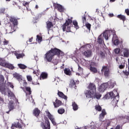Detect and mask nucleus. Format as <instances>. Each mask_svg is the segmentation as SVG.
I'll list each match as a JSON object with an SVG mask.
<instances>
[{
	"mask_svg": "<svg viewBox=\"0 0 129 129\" xmlns=\"http://www.w3.org/2000/svg\"><path fill=\"white\" fill-rule=\"evenodd\" d=\"M88 88L89 90H87L85 92V94L87 97V98H91L92 97H94L95 96L97 99H99L100 97H101V94L99 93H96V87L93 83H90Z\"/></svg>",
	"mask_w": 129,
	"mask_h": 129,
	"instance_id": "obj_1",
	"label": "nucleus"
},
{
	"mask_svg": "<svg viewBox=\"0 0 129 129\" xmlns=\"http://www.w3.org/2000/svg\"><path fill=\"white\" fill-rule=\"evenodd\" d=\"M54 55H57L58 57L64 56V52L57 48L51 49L45 54V60L47 62H51Z\"/></svg>",
	"mask_w": 129,
	"mask_h": 129,
	"instance_id": "obj_2",
	"label": "nucleus"
},
{
	"mask_svg": "<svg viewBox=\"0 0 129 129\" xmlns=\"http://www.w3.org/2000/svg\"><path fill=\"white\" fill-rule=\"evenodd\" d=\"M109 98H111V99H113L112 101V103H114V104H117L119 96L116 90H114L112 92L107 93L103 98L104 99H109Z\"/></svg>",
	"mask_w": 129,
	"mask_h": 129,
	"instance_id": "obj_3",
	"label": "nucleus"
},
{
	"mask_svg": "<svg viewBox=\"0 0 129 129\" xmlns=\"http://www.w3.org/2000/svg\"><path fill=\"white\" fill-rule=\"evenodd\" d=\"M112 33V31L110 30H105L102 34H101L97 38V42L99 44H103L104 38L106 41H108V39L110 38V33Z\"/></svg>",
	"mask_w": 129,
	"mask_h": 129,
	"instance_id": "obj_4",
	"label": "nucleus"
},
{
	"mask_svg": "<svg viewBox=\"0 0 129 129\" xmlns=\"http://www.w3.org/2000/svg\"><path fill=\"white\" fill-rule=\"evenodd\" d=\"M112 33V31L110 30H105L102 34H101L97 38V42L99 44H103L104 38L106 41H108V39L110 38V33Z\"/></svg>",
	"mask_w": 129,
	"mask_h": 129,
	"instance_id": "obj_5",
	"label": "nucleus"
},
{
	"mask_svg": "<svg viewBox=\"0 0 129 129\" xmlns=\"http://www.w3.org/2000/svg\"><path fill=\"white\" fill-rule=\"evenodd\" d=\"M18 25V20L14 17H11L10 18V23L8 24L9 27L6 31H10L11 32H13V31H15V28L17 27Z\"/></svg>",
	"mask_w": 129,
	"mask_h": 129,
	"instance_id": "obj_6",
	"label": "nucleus"
},
{
	"mask_svg": "<svg viewBox=\"0 0 129 129\" xmlns=\"http://www.w3.org/2000/svg\"><path fill=\"white\" fill-rule=\"evenodd\" d=\"M0 91L2 94H4V95H7V92H8L9 98H10V99H12V100H14L15 95L12 91H11V90H9L8 89H6V88H5V86L0 85Z\"/></svg>",
	"mask_w": 129,
	"mask_h": 129,
	"instance_id": "obj_7",
	"label": "nucleus"
},
{
	"mask_svg": "<svg viewBox=\"0 0 129 129\" xmlns=\"http://www.w3.org/2000/svg\"><path fill=\"white\" fill-rule=\"evenodd\" d=\"M72 23V20H71V19H69L66 21L65 24H64L62 25V30L63 32H65V31H66L68 32H70V30L71 29Z\"/></svg>",
	"mask_w": 129,
	"mask_h": 129,
	"instance_id": "obj_8",
	"label": "nucleus"
},
{
	"mask_svg": "<svg viewBox=\"0 0 129 129\" xmlns=\"http://www.w3.org/2000/svg\"><path fill=\"white\" fill-rule=\"evenodd\" d=\"M101 72L104 73V75L105 77H108L110 75V72L109 71V69L107 67L104 66L102 67Z\"/></svg>",
	"mask_w": 129,
	"mask_h": 129,
	"instance_id": "obj_9",
	"label": "nucleus"
},
{
	"mask_svg": "<svg viewBox=\"0 0 129 129\" xmlns=\"http://www.w3.org/2000/svg\"><path fill=\"white\" fill-rule=\"evenodd\" d=\"M108 87V83H103L99 87L98 90L99 92H104L106 89Z\"/></svg>",
	"mask_w": 129,
	"mask_h": 129,
	"instance_id": "obj_10",
	"label": "nucleus"
},
{
	"mask_svg": "<svg viewBox=\"0 0 129 129\" xmlns=\"http://www.w3.org/2000/svg\"><path fill=\"white\" fill-rule=\"evenodd\" d=\"M122 54H121V56L123 57H125L126 58H128L129 56V49L127 48H123L122 49Z\"/></svg>",
	"mask_w": 129,
	"mask_h": 129,
	"instance_id": "obj_11",
	"label": "nucleus"
},
{
	"mask_svg": "<svg viewBox=\"0 0 129 129\" xmlns=\"http://www.w3.org/2000/svg\"><path fill=\"white\" fill-rule=\"evenodd\" d=\"M46 114L48 117V118L51 120L52 123L53 125H56V122L55 121V119L54 118V116L50 113V112L48 110L46 111Z\"/></svg>",
	"mask_w": 129,
	"mask_h": 129,
	"instance_id": "obj_12",
	"label": "nucleus"
},
{
	"mask_svg": "<svg viewBox=\"0 0 129 129\" xmlns=\"http://www.w3.org/2000/svg\"><path fill=\"white\" fill-rule=\"evenodd\" d=\"M15 101H14L13 100H10L8 106L9 111H7V113H10V111L15 108Z\"/></svg>",
	"mask_w": 129,
	"mask_h": 129,
	"instance_id": "obj_13",
	"label": "nucleus"
},
{
	"mask_svg": "<svg viewBox=\"0 0 129 129\" xmlns=\"http://www.w3.org/2000/svg\"><path fill=\"white\" fill-rule=\"evenodd\" d=\"M41 126L43 129H50V122L49 120H46L45 124L43 122H41Z\"/></svg>",
	"mask_w": 129,
	"mask_h": 129,
	"instance_id": "obj_14",
	"label": "nucleus"
},
{
	"mask_svg": "<svg viewBox=\"0 0 129 129\" xmlns=\"http://www.w3.org/2000/svg\"><path fill=\"white\" fill-rule=\"evenodd\" d=\"M13 54L15 55L17 59H21V58H23V57L25 56V53H19V51H14Z\"/></svg>",
	"mask_w": 129,
	"mask_h": 129,
	"instance_id": "obj_15",
	"label": "nucleus"
},
{
	"mask_svg": "<svg viewBox=\"0 0 129 129\" xmlns=\"http://www.w3.org/2000/svg\"><path fill=\"white\" fill-rule=\"evenodd\" d=\"M2 66L3 67H6L7 68H9V69H14L15 67H14V66L13 64L9 63V62H4L3 64H2Z\"/></svg>",
	"mask_w": 129,
	"mask_h": 129,
	"instance_id": "obj_16",
	"label": "nucleus"
},
{
	"mask_svg": "<svg viewBox=\"0 0 129 129\" xmlns=\"http://www.w3.org/2000/svg\"><path fill=\"white\" fill-rule=\"evenodd\" d=\"M13 77L16 78V79H17L19 82H21L22 80H23L22 76L17 73L13 74Z\"/></svg>",
	"mask_w": 129,
	"mask_h": 129,
	"instance_id": "obj_17",
	"label": "nucleus"
},
{
	"mask_svg": "<svg viewBox=\"0 0 129 129\" xmlns=\"http://www.w3.org/2000/svg\"><path fill=\"white\" fill-rule=\"evenodd\" d=\"M84 55L85 57H91L92 56V51L91 50L88 49L84 52Z\"/></svg>",
	"mask_w": 129,
	"mask_h": 129,
	"instance_id": "obj_18",
	"label": "nucleus"
},
{
	"mask_svg": "<svg viewBox=\"0 0 129 129\" xmlns=\"http://www.w3.org/2000/svg\"><path fill=\"white\" fill-rule=\"evenodd\" d=\"M106 83L108 84V87H109V88H113L115 85V82L112 80L109 81L108 82Z\"/></svg>",
	"mask_w": 129,
	"mask_h": 129,
	"instance_id": "obj_19",
	"label": "nucleus"
},
{
	"mask_svg": "<svg viewBox=\"0 0 129 129\" xmlns=\"http://www.w3.org/2000/svg\"><path fill=\"white\" fill-rule=\"evenodd\" d=\"M107 31H111L112 32V33H110V37H111V36L113 37L112 41H114V40H116V39H117V37L116 36V35H115V31L114 30H108Z\"/></svg>",
	"mask_w": 129,
	"mask_h": 129,
	"instance_id": "obj_20",
	"label": "nucleus"
},
{
	"mask_svg": "<svg viewBox=\"0 0 129 129\" xmlns=\"http://www.w3.org/2000/svg\"><path fill=\"white\" fill-rule=\"evenodd\" d=\"M106 115V112L105 110L103 109L102 111V113L99 115V120H102L103 118H104V116Z\"/></svg>",
	"mask_w": 129,
	"mask_h": 129,
	"instance_id": "obj_21",
	"label": "nucleus"
},
{
	"mask_svg": "<svg viewBox=\"0 0 129 129\" xmlns=\"http://www.w3.org/2000/svg\"><path fill=\"white\" fill-rule=\"evenodd\" d=\"M47 77L48 74L47 73H42L40 77V80H44V79H47Z\"/></svg>",
	"mask_w": 129,
	"mask_h": 129,
	"instance_id": "obj_22",
	"label": "nucleus"
},
{
	"mask_svg": "<svg viewBox=\"0 0 129 129\" xmlns=\"http://www.w3.org/2000/svg\"><path fill=\"white\" fill-rule=\"evenodd\" d=\"M75 81H74V80H71V82L70 84V87H71L72 88H74L75 89H76V85L75 84Z\"/></svg>",
	"mask_w": 129,
	"mask_h": 129,
	"instance_id": "obj_23",
	"label": "nucleus"
},
{
	"mask_svg": "<svg viewBox=\"0 0 129 129\" xmlns=\"http://www.w3.org/2000/svg\"><path fill=\"white\" fill-rule=\"evenodd\" d=\"M61 101L56 99L55 102H53L54 107H59L61 105Z\"/></svg>",
	"mask_w": 129,
	"mask_h": 129,
	"instance_id": "obj_24",
	"label": "nucleus"
},
{
	"mask_svg": "<svg viewBox=\"0 0 129 129\" xmlns=\"http://www.w3.org/2000/svg\"><path fill=\"white\" fill-rule=\"evenodd\" d=\"M57 94L59 97L63 98V99H67V96H65L62 92L58 91Z\"/></svg>",
	"mask_w": 129,
	"mask_h": 129,
	"instance_id": "obj_25",
	"label": "nucleus"
},
{
	"mask_svg": "<svg viewBox=\"0 0 129 129\" xmlns=\"http://www.w3.org/2000/svg\"><path fill=\"white\" fill-rule=\"evenodd\" d=\"M33 114L35 116H38L39 114H40V111L39 110V109L38 108H35L34 110H33Z\"/></svg>",
	"mask_w": 129,
	"mask_h": 129,
	"instance_id": "obj_26",
	"label": "nucleus"
},
{
	"mask_svg": "<svg viewBox=\"0 0 129 129\" xmlns=\"http://www.w3.org/2000/svg\"><path fill=\"white\" fill-rule=\"evenodd\" d=\"M26 90L27 93H26V96H28V95H30L32 93V91H31V88L29 87H26Z\"/></svg>",
	"mask_w": 129,
	"mask_h": 129,
	"instance_id": "obj_27",
	"label": "nucleus"
},
{
	"mask_svg": "<svg viewBox=\"0 0 129 129\" xmlns=\"http://www.w3.org/2000/svg\"><path fill=\"white\" fill-rule=\"evenodd\" d=\"M72 106L74 110L76 111L78 109V105H77V104L75 102H73Z\"/></svg>",
	"mask_w": 129,
	"mask_h": 129,
	"instance_id": "obj_28",
	"label": "nucleus"
},
{
	"mask_svg": "<svg viewBox=\"0 0 129 129\" xmlns=\"http://www.w3.org/2000/svg\"><path fill=\"white\" fill-rule=\"evenodd\" d=\"M90 70L93 73H97V69L92 66L90 67Z\"/></svg>",
	"mask_w": 129,
	"mask_h": 129,
	"instance_id": "obj_29",
	"label": "nucleus"
},
{
	"mask_svg": "<svg viewBox=\"0 0 129 129\" xmlns=\"http://www.w3.org/2000/svg\"><path fill=\"white\" fill-rule=\"evenodd\" d=\"M117 18L120 19V20H122L123 22H124V21H125V16H124V15H118L117 16Z\"/></svg>",
	"mask_w": 129,
	"mask_h": 129,
	"instance_id": "obj_30",
	"label": "nucleus"
},
{
	"mask_svg": "<svg viewBox=\"0 0 129 129\" xmlns=\"http://www.w3.org/2000/svg\"><path fill=\"white\" fill-rule=\"evenodd\" d=\"M64 73L66 75H70L71 74V71L70 69L66 68L64 70Z\"/></svg>",
	"mask_w": 129,
	"mask_h": 129,
	"instance_id": "obj_31",
	"label": "nucleus"
},
{
	"mask_svg": "<svg viewBox=\"0 0 129 129\" xmlns=\"http://www.w3.org/2000/svg\"><path fill=\"white\" fill-rule=\"evenodd\" d=\"M46 24H47V27L48 30H49V29H51V28L53 27V24H52V22L50 21H47L46 22Z\"/></svg>",
	"mask_w": 129,
	"mask_h": 129,
	"instance_id": "obj_32",
	"label": "nucleus"
},
{
	"mask_svg": "<svg viewBox=\"0 0 129 129\" xmlns=\"http://www.w3.org/2000/svg\"><path fill=\"white\" fill-rule=\"evenodd\" d=\"M58 11H59V12H60V13H61V12H63V11H64V8L62 7V6H61L60 5H57V6Z\"/></svg>",
	"mask_w": 129,
	"mask_h": 129,
	"instance_id": "obj_33",
	"label": "nucleus"
},
{
	"mask_svg": "<svg viewBox=\"0 0 129 129\" xmlns=\"http://www.w3.org/2000/svg\"><path fill=\"white\" fill-rule=\"evenodd\" d=\"M73 24L74 25V26H75V27L76 28V29L77 30V29H79V26H78V23L77 22V21L76 20H74L73 22Z\"/></svg>",
	"mask_w": 129,
	"mask_h": 129,
	"instance_id": "obj_34",
	"label": "nucleus"
},
{
	"mask_svg": "<svg viewBox=\"0 0 129 129\" xmlns=\"http://www.w3.org/2000/svg\"><path fill=\"white\" fill-rule=\"evenodd\" d=\"M57 112L59 114H63V113H64V112H65V109H64L63 108H62L58 109V110H57Z\"/></svg>",
	"mask_w": 129,
	"mask_h": 129,
	"instance_id": "obj_35",
	"label": "nucleus"
},
{
	"mask_svg": "<svg viewBox=\"0 0 129 129\" xmlns=\"http://www.w3.org/2000/svg\"><path fill=\"white\" fill-rule=\"evenodd\" d=\"M42 36H40V35H37V38H36V41L37 42H38V43H41L42 42Z\"/></svg>",
	"mask_w": 129,
	"mask_h": 129,
	"instance_id": "obj_36",
	"label": "nucleus"
},
{
	"mask_svg": "<svg viewBox=\"0 0 129 129\" xmlns=\"http://www.w3.org/2000/svg\"><path fill=\"white\" fill-rule=\"evenodd\" d=\"M112 41L115 46H117L118 44H119V41H118V39H114L113 41Z\"/></svg>",
	"mask_w": 129,
	"mask_h": 129,
	"instance_id": "obj_37",
	"label": "nucleus"
},
{
	"mask_svg": "<svg viewBox=\"0 0 129 129\" xmlns=\"http://www.w3.org/2000/svg\"><path fill=\"white\" fill-rule=\"evenodd\" d=\"M114 52L115 54H118L120 53V48H116L114 49Z\"/></svg>",
	"mask_w": 129,
	"mask_h": 129,
	"instance_id": "obj_38",
	"label": "nucleus"
},
{
	"mask_svg": "<svg viewBox=\"0 0 129 129\" xmlns=\"http://www.w3.org/2000/svg\"><path fill=\"white\" fill-rule=\"evenodd\" d=\"M18 66L20 68V69H26V68H27V66H26L25 64H23L21 63L18 64Z\"/></svg>",
	"mask_w": 129,
	"mask_h": 129,
	"instance_id": "obj_39",
	"label": "nucleus"
},
{
	"mask_svg": "<svg viewBox=\"0 0 129 129\" xmlns=\"http://www.w3.org/2000/svg\"><path fill=\"white\" fill-rule=\"evenodd\" d=\"M92 47V45L91 44H88L84 46V48H86L88 49V50H89V49H91Z\"/></svg>",
	"mask_w": 129,
	"mask_h": 129,
	"instance_id": "obj_40",
	"label": "nucleus"
},
{
	"mask_svg": "<svg viewBox=\"0 0 129 129\" xmlns=\"http://www.w3.org/2000/svg\"><path fill=\"white\" fill-rule=\"evenodd\" d=\"M95 110H98V111H101V106H99V105H96L95 106Z\"/></svg>",
	"mask_w": 129,
	"mask_h": 129,
	"instance_id": "obj_41",
	"label": "nucleus"
},
{
	"mask_svg": "<svg viewBox=\"0 0 129 129\" xmlns=\"http://www.w3.org/2000/svg\"><path fill=\"white\" fill-rule=\"evenodd\" d=\"M3 45H9V43L10 42L8 40H7L6 39H4L3 41Z\"/></svg>",
	"mask_w": 129,
	"mask_h": 129,
	"instance_id": "obj_42",
	"label": "nucleus"
},
{
	"mask_svg": "<svg viewBox=\"0 0 129 129\" xmlns=\"http://www.w3.org/2000/svg\"><path fill=\"white\" fill-rule=\"evenodd\" d=\"M99 55L101 58H104V57H105V53L102 51H100L99 52Z\"/></svg>",
	"mask_w": 129,
	"mask_h": 129,
	"instance_id": "obj_43",
	"label": "nucleus"
},
{
	"mask_svg": "<svg viewBox=\"0 0 129 129\" xmlns=\"http://www.w3.org/2000/svg\"><path fill=\"white\" fill-rule=\"evenodd\" d=\"M0 81L1 82H4L5 81V78L4 77V76L0 75Z\"/></svg>",
	"mask_w": 129,
	"mask_h": 129,
	"instance_id": "obj_44",
	"label": "nucleus"
},
{
	"mask_svg": "<svg viewBox=\"0 0 129 129\" xmlns=\"http://www.w3.org/2000/svg\"><path fill=\"white\" fill-rule=\"evenodd\" d=\"M83 62H84V63H82L84 65V66H85V65H87V64H88V63H89V61H88L85 59H83Z\"/></svg>",
	"mask_w": 129,
	"mask_h": 129,
	"instance_id": "obj_45",
	"label": "nucleus"
},
{
	"mask_svg": "<svg viewBox=\"0 0 129 129\" xmlns=\"http://www.w3.org/2000/svg\"><path fill=\"white\" fill-rule=\"evenodd\" d=\"M86 27L88 29V30H90V28H91V25L89 23L86 24Z\"/></svg>",
	"mask_w": 129,
	"mask_h": 129,
	"instance_id": "obj_46",
	"label": "nucleus"
},
{
	"mask_svg": "<svg viewBox=\"0 0 129 129\" xmlns=\"http://www.w3.org/2000/svg\"><path fill=\"white\" fill-rule=\"evenodd\" d=\"M27 79L28 81H32V77L31 76H27Z\"/></svg>",
	"mask_w": 129,
	"mask_h": 129,
	"instance_id": "obj_47",
	"label": "nucleus"
},
{
	"mask_svg": "<svg viewBox=\"0 0 129 129\" xmlns=\"http://www.w3.org/2000/svg\"><path fill=\"white\" fill-rule=\"evenodd\" d=\"M83 23H86V17L84 15V17H82Z\"/></svg>",
	"mask_w": 129,
	"mask_h": 129,
	"instance_id": "obj_48",
	"label": "nucleus"
},
{
	"mask_svg": "<svg viewBox=\"0 0 129 129\" xmlns=\"http://www.w3.org/2000/svg\"><path fill=\"white\" fill-rule=\"evenodd\" d=\"M105 124H107V126H109L110 125V121L108 120L106 121Z\"/></svg>",
	"mask_w": 129,
	"mask_h": 129,
	"instance_id": "obj_49",
	"label": "nucleus"
},
{
	"mask_svg": "<svg viewBox=\"0 0 129 129\" xmlns=\"http://www.w3.org/2000/svg\"><path fill=\"white\" fill-rule=\"evenodd\" d=\"M78 69H79V71L81 72V73H82L83 71V69H82V68L79 66V65L78 66Z\"/></svg>",
	"mask_w": 129,
	"mask_h": 129,
	"instance_id": "obj_50",
	"label": "nucleus"
},
{
	"mask_svg": "<svg viewBox=\"0 0 129 129\" xmlns=\"http://www.w3.org/2000/svg\"><path fill=\"white\" fill-rule=\"evenodd\" d=\"M5 8H2L0 9V14H4L5 13Z\"/></svg>",
	"mask_w": 129,
	"mask_h": 129,
	"instance_id": "obj_51",
	"label": "nucleus"
},
{
	"mask_svg": "<svg viewBox=\"0 0 129 129\" xmlns=\"http://www.w3.org/2000/svg\"><path fill=\"white\" fill-rule=\"evenodd\" d=\"M4 60H3V59H2L1 58H0V65L1 66H3V64H4Z\"/></svg>",
	"mask_w": 129,
	"mask_h": 129,
	"instance_id": "obj_52",
	"label": "nucleus"
},
{
	"mask_svg": "<svg viewBox=\"0 0 129 129\" xmlns=\"http://www.w3.org/2000/svg\"><path fill=\"white\" fill-rule=\"evenodd\" d=\"M123 73H124V74H125V75H126V76H127V75H128L129 73L128 72L126 71H123Z\"/></svg>",
	"mask_w": 129,
	"mask_h": 129,
	"instance_id": "obj_53",
	"label": "nucleus"
},
{
	"mask_svg": "<svg viewBox=\"0 0 129 129\" xmlns=\"http://www.w3.org/2000/svg\"><path fill=\"white\" fill-rule=\"evenodd\" d=\"M94 67V66H95V62H91V64H90V67Z\"/></svg>",
	"mask_w": 129,
	"mask_h": 129,
	"instance_id": "obj_54",
	"label": "nucleus"
},
{
	"mask_svg": "<svg viewBox=\"0 0 129 129\" xmlns=\"http://www.w3.org/2000/svg\"><path fill=\"white\" fill-rule=\"evenodd\" d=\"M125 13L126 14V15L127 16H129V9H125Z\"/></svg>",
	"mask_w": 129,
	"mask_h": 129,
	"instance_id": "obj_55",
	"label": "nucleus"
},
{
	"mask_svg": "<svg viewBox=\"0 0 129 129\" xmlns=\"http://www.w3.org/2000/svg\"><path fill=\"white\" fill-rule=\"evenodd\" d=\"M119 68L120 69H123V68H124V64H121L119 66Z\"/></svg>",
	"mask_w": 129,
	"mask_h": 129,
	"instance_id": "obj_56",
	"label": "nucleus"
},
{
	"mask_svg": "<svg viewBox=\"0 0 129 129\" xmlns=\"http://www.w3.org/2000/svg\"><path fill=\"white\" fill-rule=\"evenodd\" d=\"M0 103H1V104H3L4 103V99H3V98L0 97Z\"/></svg>",
	"mask_w": 129,
	"mask_h": 129,
	"instance_id": "obj_57",
	"label": "nucleus"
},
{
	"mask_svg": "<svg viewBox=\"0 0 129 129\" xmlns=\"http://www.w3.org/2000/svg\"><path fill=\"white\" fill-rule=\"evenodd\" d=\"M29 4H30V2H24L23 6H24V7H26V6H28Z\"/></svg>",
	"mask_w": 129,
	"mask_h": 129,
	"instance_id": "obj_58",
	"label": "nucleus"
},
{
	"mask_svg": "<svg viewBox=\"0 0 129 129\" xmlns=\"http://www.w3.org/2000/svg\"><path fill=\"white\" fill-rule=\"evenodd\" d=\"M8 85H9V86H10V87H11V88H14V86L13 85V84L12 83H9Z\"/></svg>",
	"mask_w": 129,
	"mask_h": 129,
	"instance_id": "obj_59",
	"label": "nucleus"
},
{
	"mask_svg": "<svg viewBox=\"0 0 129 129\" xmlns=\"http://www.w3.org/2000/svg\"><path fill=\"white\" fill-rule=\"evenodd\" d=\"M109 17H110V18H112V17H114V15H113L112 13H109L108 14Z\"/></svg>",
	"mask_w": 129,
	"mask_h": 129,
	"instance_id": "obj_60",
	"label": "nucleus"
},
{
	"mask_svg": "<svg viewBox=\"0 0 129 129\" xmlns=\"http://www.w3.org/2000/svg\"><path fill=\"white\" fill-rule=\"evenodd\" d=\"M29 100H30L31 102H34V100L33 99V98H32V96L29 98Z\"/></svg>",
	"mask_w": 129,
	"mask_h": 129,
	"instance_id": "obj_61",
	"label": "nucleus"
},
{
	"mask_svg": "<svg viewBox=\"0 0 129 129\" xmlns=\"http://www.w3.org/2000/svg\"><path fill=\"white\" fill-rule=\"evenodd\" d=\"M38 72H39V70H36L33 72L34 74H36V75L38 74Z\"/></svg>",
	"mask_w": 129,
	"mask_h": 129,
	"instance_id": "obj_62",
	"label": "nucleus"
},
{
	"mask_svg": "<svg viewBox=\"0 0 129 129\" xmlns=\"http://www.w3.org/2000/svg\"><path fill=\"white\" fill-rule=\"evenodd\" d=\"M120 127H121L120 126V125H117L116 126L115 129H120Z\"/></svg>",
	"mask_w": 129,
	"mask_h": 129,
	"instance_id": "obj_63",
	"label": "nucleus"
},
{
	"mask_svg": "<svg viewBox=\"0 0 129 129\" xmlns=\"http://www.w3.org/2000/svg\"><path fill=\"white\" fill-rule=\"evenodd\" d=\"M119 59V58H118V57H116L115 60H116V62L118 61Z\"/></svg>",
	"mask_w": 129,
	"mask_h": 129,
	"instance_id": "obj_64",
	"label": "nucleus"
}]
</instances>
